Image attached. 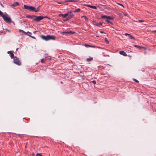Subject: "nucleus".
Listing matches in <instances>:
<instances>
[{"label":"nucleus","instance_id":"nucleus-23","mask_svg":"<svg viewBox=\"0 0 156 156\" xmlns=\"http://www.w3.org/2000/svg\"><path fill=\"white\" fill-rule=\"evenodd\" d=\"M91 8L93 9H97V8L96 7V6H94L92 5V6H91Z\"/></svg>","mask_w":156,"mask_h":156},{"label":"nucleus","instance_id":"nucleus-33","mask_svg":"<svg viewBox=\"0 0 156 156\" xmlns=\"http://www.w3.org/2000/svg\"><path fill=\"white\" fill-rule=\"evenodd\" d=\"M92 82L94 84H95L96 83V82L94 80H93Z\"/></svg>","mask_w":156,"mask_h":156},{"label":"nucleus","instance_id":"nucleus-16","mask_svg":"<svg viewBox=\"0 0 156 156\" xmlns=\"http://www.w3.org/2000/svg\"><path fill=\"white\" fill-rule=\"evenodd\" d=\"M92 60H93V58L91 57H90L89 58H87V60L88 62H89L90 61H92Z\"/></svg>","mask_w":156,"mask_h":156},{"label":"nucleus","instance_id":"nucleus-34","mask_svg":"<svg viewBox=\"0 0 156 156\" xmlns=\"http://www.w3.org/2000/svg\"><path fill=\"white\" fill-rule=\"evenodd\" d=\"M58 4H62V3H65V2H58Z\"/></svg>","mask_w":156,"mask_h":156},{"label":"nucleus","instance_id":"nucleus-21","mask_svg":"<svg viewBox=\"0 0 156 156\" xmlns=\"http://www.w3.org/2000/svg\"><path fill=\"white\" fill-rule=\"evenodd\" d=\"M101 18H102L107 19V16H106V15H103V16H101Z\"/></svg>","mask_w":156,"mask_h":156},{"label":"nucleus","instance_id":"nucleus-14","mask_svg":"<svg viewBox=\"0 0 156 156\" xmlns=\"http://www.w3.org/2000/svg\"><path fill=\"white\" fill-rule=\"evenodd\" d=\"M27 33H28V34L29 36L31 37L34 39H35V37H33L30 35L32 34V33L31 32H27Z\"/></svg>","mask_w":156,"mask_h":156},{"label":"nucleus","instance_id":"nucleus-9","mask_svg":"<svg viewBox=\"0 0 156 156\" xmlns=\"http://www.w3.org/2000/svg\"><path fill=\"white\" fill-rule=\"evenodd\" d=\"M119 53L120 54L124 56H127V54L126 52H124L123 51H119Z\"/></svg>","mask_w":156,"mask_h":156},{"label":"nucleus","instance_id":"nucleus-41","mask_svg":"<svg viewBox=\"0 0 156 156\" xmlns=\"http://www.w3.org/2000/svg\"><path fill=\"white\" fill-rule=\"evenodd\" d=\"M36 32V31H34V33H35Z\"/></svg>","mask_w":156,"mask_h":156},{"label":"nucleus","instance_id":"nucleus-30","mask_svg":"<svg viewBox=\"0 0 156 156\" xmlns=\"http://www.w3.org/2000/svg\"><path fill=\"white\" fill-rule=\"evenodd\" d=\"M3 14V12L0 10V15L2 16Z\"/></svg>","mask_w":156,"mask_h":156},{"label":"nucleus","instance_id":"nucleus-3","mask_svg":"<svg viewBox=\"0 0 156 156\" xmlns=\"http://www.w3.org/2000/svg\"><path fill=\"white\" fill-rule=\"evenodd\" d=\"M35 17V18L34 19V20H33V22L34 21H35L36 22H39L41 20H43L44 18H48V17L47 16H36Z\"/></svg>","mask_w":156,"mask_h":156},{"label":"nucleus","instance_id":"nucleus-36","mask_svg":"<svg viewBox=\"0 0 156 156\" xmlns=\"http://www.w3.org/2000/svg\"><path fill=\"white\" fill-rule=\"evenodd\" d=\"M129 34L125 33V36H127V35L129 36Z\"/></svg>","mask_w":156,"mask_h":156},{"label":"nucleus","instance_id":"nucleus-11","mask_svg":"<svg viewBox=\"0 0 156 156\" xmlns=\"http://www.w3.org/2000/svg\"><path fill=\"white\" fill-rule=\"evenodd\" d=\"M35 16H36L35 15H27L26 16V17L30 19H33L34 17H35Z\"/></svg>","mask_w":156,"mask_h":156},{"label":"nucleus","instance_id":"nucleus-24","mask_svg":"<svg viewBox=\"0 0 156 156\" xmlns=\"http://www.w3.org/2000/svg\"><path fill=\"white\" fill-rule=\"evenodd\" d=\"M109 20H106L105 21L107 22L110 23H111V24H112V23L111 22L109 21Z\"/></svg>","mask_w":156,"mask_h":156},{"label":"nucleus","instance_id":"nucleus-42","mask_svg":"<svg viewBox=\"0 0 156 156\" xmlns=\"http://www.w3.org/2000/svg\"><path fill=\"white\" fill-rule=\"evenodd\" d=\"M17 49H18V48H17V49H16V51H17Z\"/></svg>","mask_w":156,"mask_h":156},{"label":"nucleus","instance_id":"nucleus-7","mask_svg":"<svg viewBox=\"0 0 156 156\" xmlns=\"http://www.w3.org/2000/svg\"><path fill=\"white\" fill-rule=\"evenodd\" d=\"M75 33V32L72 31H64L62 32V34H73Z\"/></svg>","mask_w":156,"mask_h":156},{"label":"nucleus","instance_id":"nucleus-27","mask_svg":"<svg viewBox=\"0 0 156 156\" xmlns=\"http://www.w3.org/2000/svg\"><path fill=\"white\" fill-rule=\"evenodd\" d=\"M85 46H89V47H93V46H90V45H88V44H85Z\"/></svg>","mask_w":156,"mask_h":156},{"label":"nucleus","instance_id":"nucleus-43","mask_svg":"<svg viewBox=\"0 0 156 156\" xmlns=\"http://www.w3.org/2000/svg\"><path fill=\"white\" fill-rule=\"evenodd\" d=\"M120 5H121L122 6V5H121V4H120Z\"/></svg>","mask_w":156,"mask_h":156},{"label":"nucleus","instance_id":"nucleus-4","mask_svg":"<svg viewBox=\"0 0 156 156\" xmlns=\"http://www.w3.org/2000/svg\"><path fill=\"white\" fill-rule=\"evenodd\" d=\"M13 62L14 63L19 66L21 65V61L19 60V58L16 57H14L13 58Z\"/></svg>","mask_w":156,"mask_h":156},{"label":"nucleus","instance_id":"nucleus-1","mask_svg":"<svg viewBox=\"0 0 156 156\" xmlns=\"http://www.w3.org/2000/svg\"><path fill=\"white\" fill-rule=\"evenodd\" d=\"M41 5L39 6L37 8H36L35 7L32 6H27L26 5H24V7L25 9H27L29 11H34L35 12H37L40 9Z\"/></svg>","mask_w":156,"mask_h":156},{"label":"nucleus","instance_id":"nucleus-5","mask_svg":"<svg viewBox=\"0 0 156 156\" xmlns=\"http://www.w3.org/2000/svg\"><path fill=\"white\" fill-rule=\"evenodd\" d=\"M2 16L5 22L9 23H10L11 22V20L10 18L6 16L3 14L2 15Z\"/></svg>","mask_w":156,"mask_h":156},{"label":"nucleus","instance_id":"nucleus-2","mask_svg":"<svg viewBox=\"0 0 156 156\" xmlns=\"http://www.w3.org/2000/svg\"><path fill=\"white\" fill-rule=\"evenodd\" d=\"M41 37L42 39L46 41L50 40H55V39L54 36H51L50 35H48L46 36L44 35H41Z\"/></svg>","mask_w":156,"mask_h":156},{"label":"nucleus","instance_id":"nucleus-25","mask_svg":"<svg viewBox=\"0 0 156 156\" xmlns=\"http://www.w3.org/2000/svg\"><path fill=\"white\" fill-rule=\"evenodd\" d=\"M105 41L107 44H108L109 43V42L108 41L107 38H105Z\"/></svg>","mask_w":156,"mask_h":156},{"label":"nucleus","instance_id":"nucleus-13","mask_svg":"<svg viewBox=\"0 0 156 156\" xmlns=\"http://www.w3.org/2000/svg\"><path fill=\"white\" fill-rule=\"evenodd\" d=\"M96 23V25L97 26H98V27L101 26L102 25V23H101V22H100L99 23Z\"/></svg>","mask_w":156,"mask_h":156},{"label":"nucleus","instance_id":"nucleus-15","mask_svg":"<svg viewBox=\"0 0 156 156\" xmlns=\"http://www.w3.org/2000/svg\"><path fill=\"white\" fill-rule=\"evenodd\" d=\"M129 37L130 38V39H134L135 38L134 37H133L131 35L129 34Z\"/></svg>","mask_w":156,"mask_h":156},{"label":"nucleus","instance_id":"nucleus-32","mask_svg":"<svg viewBox=\"0 0 156 156\" xmlns=\"http://www.w3.org/2000/svg\"><path fill=\"white\" fill-rule=\"evenodd\" d=\"M86 6H87L88 7H90L91 8V6H92V5H86Z\"/></svg>","mask_w":156,"mask_h":156},{"label":"nucleus","instance_id":"nucleus-35","mask_svg":"<svg viewBox=\"0 0 156 156\" xmlns=\"http://www.w3.org/2000/svg\"><path fill=\"white\" fill-rule=\"evenodd\" d=\"M68 20H69V19H68V18H67L66 19L64 20V21H67Z\"/></svg>","mask_w":156,"mask_h":156},{"label":"nucleus","instance_id":"nucleus-38","mask_svg":"<svg viewBox=\"0 0 156 156\" xmlns=\"http://www.w3.org/2000/svg\"><path fill=\"white\" fill-rule=\"evenodd\" d=\"M152 32L156 33V30L153 31H152Z\"/></svg>","mask_w":156,"mask_h":156},{"label":"nucleus","instance_id":"nucleus-17","mask_svg":"<svg viewBox=\"0 0 156 156\" xmlns=\"http://www.w3.org/2000/svg\"><path fill=\"white\" fill-rule=\"evenodd\" d=\"M134 46L135 47L137 48H139V49H140L141 48H143V47H141L140 46H139V45H134Z\"/></svg>","mask_w":156,"mask_h":156},{"label":"nucleus","instance_id":"nucleus-37","mask_svg":"<svg viewBox=\"0 0 156 156\" xmlns=\"http://www.w3.org/2000/svg\"><path fill=\"white\" fill-rule=\"evenodd\" d=\"M6 30L7 31H8L9 32H10V31H9V30H8V29H6Z\"/></svg>","mask_w":156,"mask_h":156},{"label":"nucleus","instance_id":"nucleus-22","mask_svg":"<svg viewBox=\"0 0 156 156\" xmlns=\"http://www.w3.org/2000/svg\"><path fill=\"white\" fill-rule=\"evenodd\" d=\"M45 61V59L44 58H43V59H41V62L42 63H44Z\"/></svg>","mask_w":156,"mask_h":156},{"label":"nucleus","instance_id":"nucleus-20","mask_svg":"<svg viewBox=\"0 0 156 156\" xmlns=\"http://www.w3.org/2000/svg\"><path fill=\"white\" fill-rule=\"evenodd\" d=\"M69 16L68 17V19H69V20L71 18H72L73 16V15H69Z\"/></svg>","mask_w":156,"mask_h":156},{"label":"nucleus","instance_id":"nucleus-29","mask_svg":"<svg viewBox=\"0 0 156 156\" xmlns=\"http://www.w3.org/2000/svg\"><path fill=\"white\" fill-rule=\"evenodd\" d=\"M138 22H139L142 23V22H144V20H138Z\"/></svg>","mask_w":156,"mask_h":156},{"label":"nucleus","instance_id":"nucleus-19","mask_svg":"<svg viewBox=\"0 0 156 156\" xmlns=\"http://www.w3.org/2000/svg\"><path fill=\"white\" fill-rule=\"evenodd\" d=\"M80 11V9H76L75 11H74L73 12H79Z\"/></svg>","mask_w":156,"mask_h":156},{"label":"nucleus","instance_id":"nucleus-26","mask_svg":"<svg viewBox=\"0 0 156 156\" xmlns=\"http://www.w3.org/2000/svg\"><path fill=\"white\" fill-rule=\"evenodd\" d=\"M133 80L135 81V82H136V83H139V81H138L137 80L135 79H133Z\"/></svg>","mask_w":156,"mask_h":156},{"label":"nucleus","instance_id":"nucleus-6","mask_svg":"<svg viewBox=\"0 0 156 156\" xmlns=\"http://www.w3.org/2000/svg\"><path fill=\"white\" fill-rule=\"evenodd\" d=\"M72 12V11H70L69 12H68L67 13H66L64 14H59L58 16H62V17L63 18H66V17L69 16V15Z\"/></svg>","mask_w":156,"mask_h":156},{"label":"nucleus","instance_id":"nucleus-18","mask_svg":"<svg viewBox=\"0 0 156 156\" xmlns=\"http://www.w3.org/2000/svg\"><path fill=\"white\" fill-rule=\"evenodd\" d=\"M107 20H112L113 19V18L112 17H111L110 16H107Z\"/></svg>","mask_w":156,"mask_h":156},{"label":"nucleus","instance_id":"nucleus-39","mask_svg":"<svg viewBox=\"0 0 156 156\" xmlns=\"http://www.w3.org/2000/svg\"><path fill=\"white\" fill-rule=\"evenodd\" d=\"M100 32L101 33V34H102V33H104V32L103 31H101Z\"/></svg>","mask_w":156,"mask_h":156},{"label":"nucleus","instance_id":"nucleus-12","mask_svg":"<svg viewBox=\"0 0 156 156\" xmlns=\"http://www.w3.org/2000/svg\"><path fill=\"white\" fill-rule=\"evenodd\" d=\"M77 1V0H67L65 1V2H76Z\"/></svg>","mask_w":156,"mask_h":156},{"label":"nucleus","instance_id":"nucleus-40","mask_svg":"<svg viewBox=\"0 0 156 156\" xmlns=\"http://www.w3.org/2000/svg\"><path fill=\"white\" fill-rule=\"evenodd\" d=\"M20 31H22V32H23V30H20Z\"/></svg>","mask_w":156,"mask_h":156},{"label":"nucleus","instance_id":"nucleus-28","mask_svg":"<svg viewBox=\"0 0 156 156\" xmlns=\"http://www.w3.org/2000/svg\"><path fill=\"white\" fill-rule=\"evenodd\" d=\"M36 156H42L41 154L37 153L36 154Z\"/></svg>","mask_w":156,"mask_h":156},{"label":"nucleus","instance_id":"nucleus-31","mask_svg":"<svg viewBox=\"0 0 156 156\" xmlns=\"http://www.w3.org/2000/svg\"><path fill=\"white\" fill-rule=\"evenodd\" d=\"M82 17H84L86 20H87L88 19L87 17L85 16H82Z\"/></svg>","mask_w":156,"mask_h":156},{"label":"nucleus","instance_id":"nucleus-8","mask_svg":"<svg viewBox=\"0 0 156 156\" xmlns=\"http://www.w3.org/2000/svg\"><path fill=\"white\" fill-rule=\"evenodd\" d=\"M7 53L8 54H10V56L11 58H14V55L13 52H12L11 51H8L7 52Z\"/></svg>","mask_w":156,"mask_h":156},{"label":"nucleus","instance_id":"nucleus-10","mask_svg":"<svg viewBox=\"0 0 156 156\" xmlns=\"http://www.w3.org/2000/svg\"><path fill=\"white\" fill-rule=\"evenodd\" d=\"M19 3L17 2H16L13 3L11 5V7H16L17 5H19Z\"/></svg>","mask_w":156,"mask_h":156}]
</instances>
